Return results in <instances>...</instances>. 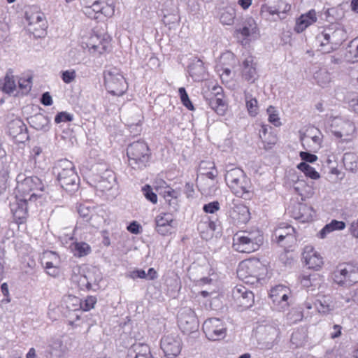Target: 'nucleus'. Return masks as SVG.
Listing matches in <instances>:
<instances>
[{
  "label": "nucleus",
  "instance_id": "obj_1",
  "mask_svg": "<svg viewBox=\"0 0 358 358\" xmlns=\"http://www.w3.org/2000/svg\"><path fill=\"white\" fill-rule=\"evenodd\" d=\"M346 38V32L341 25L331 24L317 36L316 41L320 43V52L329 53L338 48Z\"/></svg>",
  "mask_w": 358,
  "mask_h": 358
},
{
  "label": "nucleus",
  "instance_id": "obj_2",
  "mask_svg": "<svg viewBox=\"0 0 358 358\" xmlns=\"http://www.w3.org/2000/svg\"><path fill=\"white\" fill-rule=\"evenodd\" d=\"M54 170L57 176V180L63 189L69 192H74L78 189L80 179L71 161L59 160Z\"/></svg>",
  "mask_w": 358,
  "mask_h": 358
},
{
  "label": "nucleus",
  "instance_id": "obj_3",
  "mask_svg": "<svg viewBox=\"0 0 358 358\" xmlns=\"http://www.w3.org/2000/svg\"><path fill=\"white\" fill-rule=\"evenodd\" d=\"M331 279L338 286L349 287L358 282V262L338 264L331 273Z\"/></svg>",
  "mask_w": 358,
  "mask_h": 358
},
{
  "label": "nucleus",
  "instance_id": "obj_4",
  "mask_svg": "<svg viewBox=\"0 0 358 358\" xmlns=\"http://www.w3.org/2000/svg\"><path fill=\"white\" fill-rule=\"evenodd\" d=\"M129 166L135 170L145 168L150 161V152L147 143L137 141L130 143L127 149Z\"/></svg>",
  "mask_w": 358,
  "mask_h": 358
},
{
  "label": "nucleus",
  "instance_id": "obj_5",
  "mask_svg": "<svg viewBox=\"0 0 358 358\" xmlns=\"http://www.w3.org/2000/svg\"><path fill=\"white\" fill-rule=\"evenodd\" d=\"M263 243L260 231H242L234 238L233 247L239 252L250 253L257 250Z\"/></svg>",
  "mask_w": 358,
  "mask_h": 358
},
{
  "label": "nucleus",
  "instance_id": "obj_6",
  "mask_svg": "<svg viewBox=\"0 0 358 358\" xmlns=\"http://www.w3.org/2000/svg\"><path fill=\"white\" fill-rule=\"evenodd\" d=\"M330 130L341 142H350L356 136L355 123L341 117H333L330 120Z\"/></svg>",
  "mask_w": 358,
  "mask_h": 358
},
{
  "label": "nucleus",
  "instance_id": "obj_7",
  "mask_svg": "<svg viewBox=\"0 0 358 358\" xmlns=\"http://www.w3.org/2000/svg\"><path fill=\"white\" fill-rule=\"evenodd\" d=\"M225 180L229 188L238 196L243 197L248 194L250 188L249 179L239 168H234L227 171Z\"/></svg>",
  "mask_w": 358,
  "mask_h": 358
},
{
  "label": "nucleus",
  "instance_id": "obj_8",
  "mask_svg": "<svg viewBox=\"0 0 358 358\" xmlns=\"http://www.w3.org/2000/svg\"><path fill=\"white\" fill-rule=\"evenodd\" d=\"M104 84L109 93L115 95H122L127 89L124 78L119 69L112 67L103 72Z\"/></svg>",
  "mask_w": 358,
  "mask_h": 358
},
{
  "label": "nucleus",
  "instance_id": "obj_9",
  "mask_svg": "<svg viewBox=\"0 0 358 358\" xmlns=\"http://www.w3.org/2000/svg\"><path fill=\"white\" fill-rule=\"evenodd\" d=\"M16 181L17 190L27 197L32 193L38 194L37 192H41L44 190V185L37 176H26L21 173L17 176Z\"/></svg>",
  "mask_w": 358,
  "mask_h": 358
},
{
  "label": "nucleus",
  "instance_id": "obj_10",
  "mask_svg": "<svg viewBox=\"0 0 358 358\" xmlns=\"http://www.w3.org/2000/svg\"><path fill=\"white\" fill-rule=\"evenodd\" d=\"M41 194L32 193L29 197L22 195V198L16 196L15 200L10 204V210L14 218L18 223H22L27 216L28 207L37 198H40Z\"/></svg>",
  "mask_w": 358,
  "mask_h": 358
},
{
  "label": "nucleus",
  "instance_id": "obj_11",
  "mask_svg": "<svg viewBox=\"0 0 358 358\" xmlns=\"http://www.w3.org/2000/svg\"><path fill=\"white\" fill-rule=\"evenodd\" d=\"M280 331L274 326H265L260 329L259 348L263 350H269L278 343Z\"/></svg>",
  "mask_w": 358,
  "mask_h": 358
},
{
  "label": "nucleus",
  "instance_id": "obj_12",
  "mask_svg": "<svg viewBox=\"0 0 358 358\" xmlns=\"http://www.w3.org/2000/svg\"><path fill=\"white\" fill-rule=\"evenodd\" d=\"M203 331L206 337L211 341H218L226 336V327L218 318H210L203 324Z\"/></svg>",
  "mask_w": 358,
  "mask_h": 358
},
{
  "label": "nucleus",
  "instance_id": "obj_13",
  "mask_svg": "<svg viewBox=\"0 0 358 358\" xmlns=\"http://www.w3.org/2000/svg\"><path fill=\"white\" fill-rule=\"evenodd\" d=\"M161 348L168 358L177 357L182 348V341L177 334H169L161 340Z\"/></svg>",
  "mask_w": 358,
  "mask_h": 358
},
{
  "label": "nucleus",
  "instance_id": "obj_14",
  "mask_svg": "<svg viewBox=\"0 0 358 358\" xmlns=\"http://www.w3.org/2000/svg\"><path fill=\"white\" fill-rule=\"evenodd\" d=\"M178 325L181 330L189 334L198 328V322L194 312L189 308L180 310L178 316Z\"/></svg>",
  "mask_w": 358,
  "mask_h": 358
},
{
  "label": "nucleus",
  "instance_id": "obj_15",
  "mask_svg": "<svg viewBox=\"0 0 358 358\" xmlns=\"http://www.w3.org/2000/svg\"><path fill=\"white\" fill-rule=\"evenodd\" d=\"M290 294L291 292L287 287L279 285L271 289L270 297L273 304L281 311L288 308Z\"/></svg>",
  "mask_w": 358,
  "mask_h": 358
},
{
  "label": "nucleus",
  "instance_id": "obj_16",
  "mask_svg": "<svg viewBox=\"0 0 358 358\" xmlns=\"http://www.w3.org/2000/svg\"><path fill=\"white\" fill-rule=\"evenodd\" d=\"M232 295L236 304L243 308L251 307L254 303V294L241 285L234 288Z\"/></svg>",
  "mask_w": 358,
  "mask_h": 358
},
{
  "label": "nucleus",
  "instance_id": "obj_17",
  "mask_svg": "<svg viewBox=\"0 0 358 358\" xmlns=\"http://www.w3.org/2000/svg\"><path fill=\"white\" fill-rule=\"evenodd\" d=\"M322 134L320 131L312 129L308 134H303L300 136V141L304 149L316 152L321 147Z\"/></svg>",
  "mask_w": 358,
  "mask_h": 358
},
{
  "label": "nucleus",
  "instance_id": "obj_18",
  "mask_svg": "<svg viewBox=\"0 0 358 358\" xmlns=\"http://www.w3.org/2000/svg\"><path fill=\"white\" fill-rule=\"evenodd\" d=\"M241 76L244 80L250 83H254L258 79L257 63L253 56L248 55L243 60Z\"/></svg>",
  "mask_w": 358,
  "mask_h": 358
},
{
  "label": "nucleus",
  "instance_id": "obj_19",
  "mask_svg": "<svg viewBox=\"0 0 358 358\" xmlns=\"http://www.w3.org/2000/svg\"><path fill=\"white\" fill-rule=\"evenodd\" d=\"M290 213L292 217L301 222H308L313 220L315 216L313 208L301 203L294 204Z\"/></svg>",
  "mask_w": 358,
  "mask_h": 358
},
{
  "label": "nucleus",
  "instance_id": "obj_20",
  "mask_svg": "<svg viewBox=\"0 0 358 358\" xmlns=\"http://www.w3.org/2000/svg\"><path fill=\"white\" fill-rule=\"evenodd\" d=\"M303 259L308 268L317 270L323 264L322 257L310 245L305 247L303 252Z\"/></svg>",
  "mask_w": 358,
  "mask_h": 358
},
{
  "label": "nucleus",
  "instance_id": "obj_21",
  "mask_svg": "<svg viewBox=\"0 0 358 358\" xmlns=\"http://www.w3.org/2000/svg\"><path fill=\"white\" fill-rule=\"evenodd\" d=\"M230 216L238 224H245L250 219L248 207L240 201L234 203V206L230 211Z\"/></svg>",
  "mask_w": 358,
  "mask_h": 358
},
{
  "label": "nucleus",
  "instance_id": "obj_22",
  "mask_svg": "<svg viewBox=\"0 0 358 358\" xmlns=\"http://www.w3.org/2000/svg\"><path fill=\"white\" fill-rule=\"evenodd\" d=\"M259 262L257 261L246 260L241 262L237 269V275L239 279H245L249 275H256L258 272Z\"/></svg>",
  "mask_w": 358,
  "mask_h": 358
},
{
  "label": "nucleus",
  "instance_id": "obj_23",
  "mask_svg": "<svg viewBox=\"0 0 358 358\" xmlns=\"http://www.w3.org/2000/svg\"><path fill=\"white\" fill-rule=\"evenodd\" d=\"M173 221V218L170 213H162L157 216L156 222V230L157 231L165 236L171 232V223Z\"/></svg>",
  "mask_w": 358,
  "mask_h": 358
},
{
  "label": "nucleus",
  "instance_id": "obj_24",
  "mask_svg": "<svg viewBox=\"0 0 358 358\" xmlns=\"http://www.w3.org/2000/svg\"><path fill=\"white\" fill-rule=\"evenodd\" d=\"M237 31L245 38H250V39H255L259 36L257 24L252 17L246 19L243 24V27L237 30Z\"/></svg>",
  "mask_w": 358,
  "mask_h": 358
},
{
  "label": "nucleus",
  "instance_id": "obj_25",
  "mask_svg": "<svg viewBox=\"0 0 358 358\" xmlns=\"http://www.w3.org/2000/svg\"><path fill=\"white\" fill-rule=\"evenodd\" d=\"M189 76L195 80H202L206 76V69L203 62L198 58L192 59L188 66Z\"/></svg>",
  "mask_w": 358,
  "mask_h": 358
},
{
  "label": "nucleus",
  "instance_id": "obj_26",
  "mask_svg": "<svg viewBox=\"0 0 358 358\" xmlns=\"http://www.w3.org/2000/svg\"><path fill=\"white\" fill-rule=\"evenodd\" d=\"M8 131L13 138H27V127L20 119H15L8 124Z\"/></svg>",
  "mask_w": 358,
  "mask_h": 358
},
{
  "label": "nucleus",
  "instance_id": "obj_27",
  "mask_svg": "<svg viewBox=\"0 0 358 358\" xmlns=\"http://www.w3.org/2000/svg\"><path fill=\"white\" fill-rule=\"evenodd\" d=\"M316 21V13L314 10H311L308 13L301 15L296 21L294 29L297 33H301Z\"/></svg>",
  "mask_w": 358,
  "mask_h": 358
},
{
  "label": "nucleus",
  "instance_id": "obj_28",
  "mask_svg": "<svg viewBox=\"0 0 358 358\" xmlns=\"http://www.w3.org/2000/svg\"><path fill=\"white\" fill-rule=\"evenodd\" d=\"M294 229L289 226L286 225L283 227H279L275 231V236L277 238L278 243H282L284 240L287 241V244H291L296 241L294 236Z\"/></svg>",
  "mask_w": 358,
  "mask_h": 358
},
{
  "label": "nucleus",
  "instance_id": "obj_29",
  "mask_svg": "<svg viewBox=\"0 0 358 358\" xmlns=\"http://www.w3.org/2000/svg\"><path fill=\"white\" fill-rule=\"evenodd\" d=\"M115 183V177L112 171L106 170L103 176H101L96 187L101 192L110 190Z\"/></svg>",
  "mask_w": 358,
  "mask_h": 358
},
{
  "label": "nucleus",
  "instance_id": "obj_30",
  "mask_svg": "<svg viewBox=\"0 0 358 358\" xmlns=\"http://www.w3.org/2000/svg\"><path fill=\"white\" fill-rule=\"evenodd\" d=\"M217 97L211 98L206 96V100L210 107L218 115H223L227 110L225 101L223 100V94H217Z\"/></svg>",
  "mask_w": 358,
  "mask_h": 358
},
{
  "label": "nucleus",
  "instance_id": "obj_31",
  "mask_svg": "<svg viewBox=\"0 0 358 358\" xmlns=\"http://www.w3.org/2000/svg\"><path fill=\"white\" fill-rule=\"evenodd\" d=\"M315 306L320 313L327 315L335 309V303L327 296H322L316 301Z\"/></svg>",
  "mask_w": 358,
  "mask_h": 358
},
{
  "label": "nucleus",
  "instance_id": "obj_32",
  "mask_svg": "<svg viewBox=\"0 0 358 358\" xmlns=\"http://www.w3.org/2000/svg\"><path fill=\"white\" fill-rule=\"evenodd\" d=\"M29 123L36 130L48 131L50 128L49 118L41 113L31 117Z\"/></svg>",
  "mask_w": 358,
  "mask_h": 358
},
{
  "label": "nucleus",
  "instance_id": "obj_33",
  "mask_svg": "<svg viewBox=\"0 0 358 358\" xmlns=\"http://www.w3.org/2000/svg\"><path fill=\"white\" fill-rule=\"evenodd\" d=\"M16 89V83L11 72H8L3 79H0V90L6 94L13 93Z\"/></svg>",
  "mask_w": 358,
  "mask_h": 358
},
{
  "label": "nucleus",
  "instance_id": "obj_34",
  "mask_svg": "<svg viewBox=\"0 0 358 358\" xmlns=\"http://www.w3.org/2000/svg\"><path fill=\"white\" fill-rule=\"evenodd\" d=\"M343 162L347 170L352 172L358 171V155L355 152H345L343 157Z\"/></svg>",
  "mask_w": 358,
  "mask_h": 358
},
{
  "label": "nucleus",
  "instance_id": "obj_35",
  "mask_svg": "<svg viewBox=\"0 0 358 358\" xmlns=\"http://www.w3.org/2000/svg\"><path fill=\"white\" fill-rule=\"evenodd\" d=\"M163 196L169 205L171 206L173 210L178 209V198L180 196V192L168 187L163 192Z\"/></svg>",
  "mask_w": 358,
  "mask_h": 358
},
{
  "label": "nucleus",
  "instance_id": "obj_36",
  "mask_svg": "<svg viewBox=\"0 0 358 358\" xmlns=\"http://www.w3.org/2000/svg\"><path fill=\"white\" fill-rule=\"evenodd\" d=\"M104 2L101 0L95 1L90 6L94 10L97 15L103 13L105 15H108L114 13V7L108 5L104 6Z\"/></svg>",
  "mask_w": 358,
  "mask_h": 358
},
{
  "label": "nucleus",
  "instance_id": "obj_37",
  "mask_svg": "<svg viewBox=\"0 0 358 358\" xmlns=\"http://www.w3.org/2000/svg\"><path fill=\"white\" fill-rule=\"evenodd\" d=\"M235 17V10L232 8H227L222 10L220 20L223 24L231 25L234 23Z\"/></svg>",
  "mask_w": 358,
  "mask_h": 358
},
{
  "label": "nucleus",
  "instance_id": "obj_38",
  "mask_svg": "<svg viewBox=\"0 0 358 358\" xmlns=\"http://www.w3.org/2000/svg\"><path fill=\"white\" fill-rule=\"evenodd\" d=\"M345 57L348 60L358 61V38L350 41L347 48Z\"/></svg>",
  "mask_w": 358,
  "mask_h": 358
},
{
  "label": "nucleus",
  "instance_id": "obj_39",
  "mask_svg": "<svg viewBox=\"0 0 358 358\" xmlns=\"http://www.w3.org/2000/svg\"><path fill=\"white\" fill-rule=\"evenodd\" d=\"M314 77L317 84L322 87H327L331 80L330 73L325 69H320L317 71Z\"/></svg>",
  "mask_w": 358,
  "mask_h": 358
},
{
  "label": "nucleus",
  "instance_id": "obj_40",
  "mask_svg": "<svg viewBox=\"0 0 358 358\" xmlns=\"http://www.w3.org/2000/svg\"><path fill=\"white\" fill-rule=\"evenodd\" d=\"M88 280L91 284V289L96 290L99 288V283L102 280L101 273L98 269L94 268L87 273Z\"/></svg>",
  "mask_w": 358,
  "mask_h": 358
},
{
  "label": "nucleus",
  "instance_id": "obj_41",
  "mask_svg": "<svg viewBox=\"0 0 358 358\" xmlns=\"http://www.w3.org/2000/svg\"><path fill=\"white\" fill-rule=\"evenodd\" d=\"M320 280V275L317 273L303 275L301 280V283L303 287H315L319 285Z\"/></svg>",
  "mask_w": 358,
  "mask_h": 358
},
{
  "label": "nucleus",
  "instance_id": "obj_42",
  "mask_svg": "<svg viewBox=\"0 0 358 358\" xmlns=\"http://www.w3.org/2000/svg\"><path fill=\"white\" fill-rule=\"evenodd\" d=\"M245 99L249 114L252 117L256 116L258 113L257 100L248 93L245 94Z\"/></svg>",
  "mask_w": 358,
  "mask_h": 358
},
{
  "label": "nucleus",
  "instance_id": "obj_43",
  "mask_svg": "<svg viewBox=\"0 0 358 358\" xmlns=\"http://www.w3.org/2000/svg\"><path fill=\"white\" fill-rule=\"evenodd\" d=\"M27 20L29 21V24L38 25V27L42 30H45L47 27L44 14L41 13H36L31 15L27 17Z\"/></svg>",
  "mask_w": 358,
  "mask_h": 358
},
{
  "label": "nucleus",
  "instance_id": "obj_44",
  "mask_svg": "<svg viewBox=\"0 0 358 358\" xmlns=\"http://www.w3.org/2000/svg\"><path fill=\"white\" fill-rule=\"evenodd\" d=\"M297 168L303 172L306 176L310 178L311 179L317 180L320 177L319 173L316 171L314 168L306 162H301L297 165Z\"/></svg>",
  "mask_w": 358,
  "mask_h": 358
},
{
  "label": "nucleus",
  "instance_id": "obj_45",
  "mask_svg": "<svg viewBox=\"0 0 358 358\" xmlns=\"http://www.w3.org/2000/svg\"><path fill=\"white\" fill-rule=\"evenodd\" d=\"M306 331L301 329H297L292 333L291 336V342L296 348L301 346L306 341Z\"/></svg>",
  "mask_w": 358,
  "mask_h": 358
},
{
  "label": "nucleus",
  "instance_id": "obj_46",
  "mask_svg": "<svg viewBox=\"0 0 358 358\" xmlns=\"http://www.w3.org/2000/svg\"><path fill=\"white\" fill-rule=\"evenodd\" d=\"M72 250L76 256L83 257L90 252V247L84 242L76 243L72 246Z\"/></svg>",
  "mask_w": 358,
  "mask_h": 358
},
{
  "label": "nucleus",
  "instance_id": "obj_47",
  "mask_svg": "<svg viewBox=\"0 0 358 358\" xmlns=\"http://www.w3.org/2000/svg\"><path fill=\"white\" fill-rule=\"evenodd\" d=\"M216 224L215 222L212 220L205 221V222H201L198 225V229L200 231V233L201 234V236L203 238H207V236H204V229H207L208 232V231L210 232V236L213 235V232L216 229Z\"/></svg>",
  "mask_w": 358,
  "mask_h": 358
},
{
  "label": "nucleus",
  "instance_id": "obj_48",
  "mask_svg": "<svg viewBox=\"0 0 358 358\" xmlns=\"http://www.w3.org/2000/svg\"><path fill=\"white\" fill-rule=\"evenodd\" d=\"M96 298L93 296H88L84 301H80V306L84 311H88L94 308L96 303Z\"/></svg>",
  "mask_w": 358,
  "mask_h": 358
},
{
  "label": "nucleus",
  "instance_id": "obj_49",
  "mask_svg": "<svg viewBox=\"0 0 358 358\" xmlns=\"http://www.w3.org/2000/svg\"><path fill=\"white\" fill-rule=\"evenodd\" d=\"M73 281L78 282V285L80 289L91 290V284L88 280L87 274L84 275H76L73 278Z\"/></svg>",
  "mask_w": 358,
  "mask_h": 358
},
{
  "label": "nucleus",
  "instance_id": "obj_50",
  "mask_svg": "<svg viewBox=\"0 0 358 358\" xmlns=\"http://www.w3.org/2000/svg\"><path fill=\"white\" fill-rule=\"evenodd\" d=\"M266 111L268 115V121L275 127L280 126L281 124V122L280 121V118L278 117V114L275 108L273 106H270L267 108Z\"/></svg>",
  "mask_w": 358,
  "mask_h": 358
},
{
  "label": "nucleus",
  "instance_id": "obj_51",
  "mask_svg": "<svg viewBox=\"0 0 358 358\" xmlns=\"http://www.w3.org/2000/svg\"><path fill=\"white\" fill-rule=\"evenodd\" d=\"M142 192L145 197L151 201L152 203H156L157 202V196L152 191V188L150 185H146L142 188Z\"/></svg>",
  "mask_w": 358,
  "mask_h": 358
},
{
  "label": "nucleus",
  "instance_id": "obj_52",
  "mask_svg": "<svg viewBox=\"0 0 358 358\" xmlns=\"http://www.w3.org/2000/svg\"><path fill=\"white\" fill-rule=\"evenodd\" d=\"M178 92H179V94L180 96V99H181L182 104L185 107H187L188 109L193 110L194 106L189 99L188 94H187L185 89L184 87H180V88H179Z\"/></svg>",
  "mask_w": 358,
  "mask_h": 358
},
{
  "label": "nucleus",
  "instance_id": "obj_53",
  "mask_svg": "<svg viewBox=\"0 0 358 358\" xmlns=\"http://www.w3.org/2000/svg\"><path fill=\"white\" fill-rule=\"evenodd\" d=\"M78 212L80 217L85 219L86 221H89L92 217V210L85 205H80L78 208Z\"/></svg>",
  "mask_w": 358,
  "mask_h": 358
},
{
  "label": "nucleus",
  "instance_id": "obj_54",
  "mask_svg": "<svg viewBox=\"0 0 358 358\" xmlns=\"http://www.w3.org/2000/svg\"><path fill=\"white\" fill-rule=\"evenodd\" d=\"M72 120H73V115L66 112L59 113L55 116V122L57 124H59L62 122H71Z\"/></svg>",
  "mask_w": 358,
  "mask_h": 358
},
{
  "label": "nucleus",
  "instance_id": "obj_55",
  "mask_svg": "<svg viewBox=\"0 0 358 358\" xmlns=\"http://www.w3.org/2000/svg\"><path fill=\"white\" fill-rule=\"evenodd\" d=\"M220 209V203L218 201L210 202L205 204L203 207V210L206 213H215Z\"/></svg>",
  "mask_w": 358,
  "mask_h": 358
},
{
  "label": "nucleus",
  "instance_id": "obj_56",
  "mask_svg": "<svg viewBox=\"0 0 358 358\" xmlns=\"http://www.w3.org/2000/svg\"><path fill=\"white\" fill-rule=\"evenodd\" d=\"M76 73L74 70H67L62 73V78L65 83H71L76 79Z\"/></svg>",
  "mask_w": 358,
  "mask_h": 358
},
{
  "label": "nucleus",
  "instance_id": "obj_57",
  "mask_svg": "<svg viewBox=\"0 0 358 358\" xmlns=\"http://www.w3.org/2000/svg\"><path fill=\"white\" fill-rule=\"evenodd\" d=\"M300 157L303 162H309V163H313L317 159V157L315 155L311 154L308 152H301Z\"/></svg>",
  "mask_w": 358,
  "mask_h": 358
},
{
  "label": "nucleus",
  "instance_id": "obj_58",
  "mask_svg": "<svg viewBox=\"0 0 358 358\" xmlns=\"http://www.w3.org/2000/svg\"><path fill=\"white\" fill-rule=\"evenodd\" d=\"M222 94V88L220 86H213L210 92H205L204 97L208 96L211 98L217 97V94Z\"/></svg>",
  "mask_w": 358,
  "mask_h": 358
},
{
  "label": "nucleus",
  "instance_id": "obj_59",
  "mask_svg": "<svg viewBox=\"0 0 358 358\" xmlns=\"http://www.w3.org/2000/svg\"><path fill=\"white\" fill-rule=\"evenodd\" d=\"M129 276L135 280L136 278H142V279H145L147 278V275H146V273L144 270L143 269H138V270H134V271H132L131 272H130V273L129 274Z\"/></svg>",
  "mask_w": 358,
  "mask_h": 358
},
{
  "label": "nucleus",
  "instance_id": "obj_60",
  "mask_svg": "<svg viewBox=\"0 0 358 358\" xmlns=\"http://www.w3.org/2000/svg\"><path fill=\"white\" fill-rule=\"evenodd\" d=\"M83 13L86 16L91 19H97L98 15L95 13L94 10L90 6H85L83 8Z\"/></svg>",
  "mask_w": 358,
  "mask_h": 358
},
{
  "label": "nucleus",
  "instance_id": "obj_61",
  "mask_svg": "<svg viewBox=\"0 0 358 358\" xmlns=\"http://www.w3.org/2000/svg\"><path fill=\"white\" fill-rule=\"evenodd\" d=\"M242 281H243L246 284H250L254 285L257 282H258L259 280V272H257L256 275L253 274L252 275H249L245 279H241Z\"/></svg>",
  "mask_w": 358,
  "mask_h": 358
},
{
  "label": "nucleus",
  "instance_id": "obj_62",
  "mask_svg": "<svg viewBox=\"0 0 358 358\" xmlns=\"http://www.w3.org/2000/svg\"><path fill=\"white\" fill-rule=\"evenodd\" d=\"M108 46L106 43L100 42L98 45H92L90 48V50H93L94 51L98 52L99 54H102L105 51H106Z\"/></svg>",
  "mask_w": 358,
  "mask_h": 358
},
{
  "label": "nucleus",
  "instance_id": "obj_63",
  "mask_svg": "<svg viewBox=\"0 0 358 358\" xmlns=\"http://www.w3.org/2000/svg\"><path fill=\"white\" fill-rule=\"evenodd\" d=\"M41 102L44 106H51L52 104V96L49 92H45L42 94Z\"/></svg>",
  "mask_w": 358,
  "mask_h": 358
},
{
  "label": "nucleus",
  "instance_id": "obj_64",
  "mask_svg": "<svg viewBox=\"0 0 358 358\" xmlns=\"http://www.w3.org/2000/svg\"><path fill=\"white\" fill-rule=\"evenodd\" d=\"M334 231L335 230H342L345 229V224L343 221H338L336 220H333L330 223Z\"/></svg>",
  "mask_w": 358,
  "mask_h": 358
}]
</instances>
